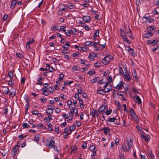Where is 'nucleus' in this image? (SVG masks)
Listing matches in <instances>:
<instances>
[{
	"mask_svg": "<svg viewBox=\"0 0 159 159\" xmlns=\"http://www.w3.org/2000/svg\"><path fill=\"white\" fill-rule=\"evenodd\" d=\"M113 59L112 56L111 55H108L102 59V62L104 65H107L109 63L111 60Z\"/></svg>",
	"mask_w": 159,
	"mask_h": 159,
	"instance_id": "obj_1",
	"label": "nucleus"
},
{
	"mask_svg": "<svg viewBox=\"0 0 159 159\" xmlns=\"http://www.w3.org/2000/svg\"><path fill=\"white\" fill-rule=\"evenodd\" d=\"M45 143L47 147L49 148H51L54 147L55 142L52 139H48L46 140Z\"/></svg>",
	"mask_w": 159,
	"mask_h": 159,
	"instance_id": "obj_2",
	"label": "nucleus"
},
{
	"mask_svg": "<svg viewBox=\"0 0 159 159\" xmlns=\"http://www.w3.org/2000/svg\"><path fill=\"white\" fill-rule=\"evenodd\" d=\"M109 85L108 82H106V84L103 87L104 89H99V91H103L104 93H108L110 91L112 90V88L111 87V85H110L109 86V88H107V87Z\"/></svg>",
	"mask_w": 159,
	"mask_h": 159,
	"instance_id": "obj_3",
	"label": "nucleus"
},
{
	"mask_svg": "<svg viewBox=\"0 0 159 159\" xmlns=\"http://www.w3.org/2000/svg\"><path fill=\"white\" fill-rule=\"evenodd\" d=\"M126 143L128 146V149L125 148V152L129 151L133 145L132 140L131 139H127Z\"/></svg>",
	"mask_w": 159,
	"mask_h": 159,
	"instance_id": "obj_4",
	"label": "nucleus"
},
{
	"mask_svg": "<svg viewBox=\"0 0 159 159\" xmlns=\"http://www.w3.org/2000/svg\"><path fill=\"white\" fill-rule=\"evenodd\" d=\"M130 114L131 118L133 119L134 120L137 121L138 118L132 108H131L130 109Z\"/></svg>",
	"mask_w": 159,
	"mask_h": 159,
	"instance_id": "obj_5",
	"label": "nucleus"
},
{
	"mask_svg": "<svg viewBox=\"0 0 159 159\" xmlns=\"http://www.w3.org/2000/svg\"><path fill=\"white\" fill-rule=\"evenodd\" d=\"M125 73H124L123 77L125 80L127 81H130L131 80V77L129 73H128L126 70H124Z\"/></svg>",
	"mask_w": 159,
	"mask_h": 159,
	"instance_id": "obj_6",
	"label": "nucleus"
},
{
	"mask_svg": "<svg viewBox=\"0 0 159 159\" xmlns=\"http://www.w3.org/2000/svg\"><path fill=\"white\" fill-rule=\"evenodd\" d=\"M82 19L85 23H89L91 20V18L89 16H84L82 17Z\"/></svg>",
	"mask_w": 159,
	"mask_h": 159,
	"instance_id": "obj_7",
	"label": "nucleus"
},
{
	"mask_svg": "<svg viewBox=\"0 0 159 159\" xmlns=\"http://www.w3.org/2000/svg\"><path fill=\"white\" fill-rule=\"evenodd\" d=\"M143 133H144L143 132V131H141L140 134H141V135L142 137L145 140L146 142H148L150 140V136H149V135H147L146 136H145L143 134Z\"/></svg>",
	"mask_w": 159,
	"mask_h": 159,
	"instance_id": "obj_8",
	"label": "nucleus"
},
{
	"mask_svg": "<svg viewBox=\"0 0 159 159\" xmlns=\"http://www.w3.org/2000/svg\"><path fill=\"white\" fill-rule=\"evenodd\" d=\"M143 19H145V21L146 22H148L149 23H151L154 20L153 18H151L150 16H144L143 17Z\"/></svg>",
	"mask_w": 159,
	"mask_h": 159,
	"instance_id": "obj_9",
	"label": "nucleus"
},
{
	"mask_svg": "<svg viewBox=\"0 0 159 159\" xmlns=\"http://www.w3.org/2000/svg\"><path fill=\"white\" fill-rule=\"evenodd\" d=\"M90 151L93 152L92 156H94L96 154V151L95 150V147L93 145H92L89 148Z\"/></svg>",
	"mask_w": 159,
	"mask_h": 159,
	"instance_id": "obj_10",
	"label": "nucleus"
},
{
	"mask_svg": "<svg viewBox=\"0 0 159 159\" xmlns=\"http://www.w3.org/2000/svg\"><path fill=\"white\" fill-rule=\"evenodd\" d=\"M157 40H149L147 41V43L148 45L153 46L156 44L157 43Z\"/></svg>",
	"mask_w": 159,
	"mask_h": 159,
	"instance_id": "obj_11",
	"label": "nucleus"
},
{
	"mask_svg": "<svg viewBox=\"0 0 159 159\" xmlns=\"http://www.w3.org/2000/svg\"><path fill=\"white\" fill-rule=\"evenodd\" d=\"M152 33L151 32H149V31H147L144 34L143 37L145 38L149 39L152 37Z\"/></svg>",
	"mask_w": 159,
	"mask_h": 159,
	"instance_id": "obj_12",
	"label": "nucleus"
},
{
	"mask_svg": "<svg viewBox=\"0 0 159 159\" xmlns=\"http://www.w3.org/2000/svg\"><path fill=\"white\" fill-rule=\"evenodd\" d=\"M123 85V83L122 81H120L119 84L115 87L116 89L118 90L122 89Z\"/></svg>",
	"mask_w": 159,
	"mask_h": 159,
	"instance_id": "obj_13",
	"label": "nucleus"
},
{
	"mask_svg": "<svg viewBox=\"0 0 159 159\" xmlns=\"http://www.w3.org/2000/svg\"><path fill=\"white\" fill-rule=\"evenodd\" d=\"M19 148H18V146H15L12 149V154L14 156L17 152Z\"/></svg>",
	"mask_w": 159,
	"mask_h": 159,
	"instance_id": "obj_14",
	"label": "nucleus"
},
{
	"mask_svg": "<svg viewBox=\"0 0 159 159\" xmlns=\"http://www.w3.org/2000/svg\"><path fill=\"white\" fill-rule=\"evenodd\" d=\"M75 129L76 127L75 126L73 125L71 126L70 128V132H68L66 135H65V136L70 134L71 133L72 131L73 130H75Z\"/></svg>",
	"mask_w": 159,
	"mask_h": 159,
	"instance_id": "obj_15",
	"label": "nucleus"
},
{
	"mask_svg": "<svg viewBox=\"0 0 159 159\" xmlns=\"http://www.w3.org/2000/svg\"><path fill=\"white\" fill-rule=\"evenodd\" d=\"M134 100L135 103H137V102L139 104L141 103V100L139 97L138 95L136 96L135 97V98H134Z\"/></svg>",
	"mask_w": 159,
	"mask_h": 159,
	"instance_id": "obj_16",
	"label": "nucleus"
},
{
	"mask_svg": "<svg viewBox=\"0 0 159 159\" xmlns=\"http://www.w3.org/2000/svg\"><path fill=\"white\" fill-rule=\"evenodd\" d=\"M97 56V54L92 52L90 53L89 54L88 56L89 58L92 61L94 60V58H95Z\"/></svg>",
	"mask_w": 159,
	"mask_h": 159,
	"instance_id": "obj_17",
	"label": "nucleus"
},
{
	"mask_svg": "<svg viewBox=\"0 0 159 159\" xmlns=\"http://www.w3.org/2000/svg\"><path fill=\"white\" fill-rule=\"evenodd\" d=\"M128 48H129L128 51L130 53V55L133 57H134L135 56V54L134 52V50L131 48H130L129 46H128Z\"/></svg>",
	"mask_w": 159,
	"mask_h": 159,
	"instance_id": "obj_18",
	"label": "nucleus"
},
{
	"mask_svg": "<svg viewBox=\"0 0 159 159\" xmlns=\"http://www.w3.org/2000/svg\"><path fill=\"white\" fill-rule=\"evenodd\" d=\"M78 148L75 145H74L71 147V153H74L76 152L77 151Z\"/></svg>",
	"mask_w": 159,
	"mask_h": 159,
	"instance_id": "obj_19",
	"label": "nucleus"
},
{
	"mask_svg": "<svg viewBox=\"0 0 159 159\" xmlns=\"http://www.w3.org/2000/svg\"><path fill=\"white\" fill-rule=\"evenodd\" d=\"M9 91H10V90L7 87H3V92L5 94L8 95Z\"/></svg>",
	"mask_w": 159,
	"mask_h": 159,
	"instance_id": "obj_20",
	"label": "nucleus"
},
{
	"mask_svg": "<svg viewBox=\"0 0 159 159\" xmlns=\"http://www.w3.org/2000/svg\"><path fill=\"white\" fill-rule=\"evenodd\" d=\"M102 130H104V133L105 134L107 135L108 133H110L109 129L108 127L104 128Z\"/></svg>",
	"mask_w": 159,
	"mask_h": 159,
	"instance_id": "obj_21",
	"label": "nucleus"
},
{
	"mask_svg": "<svg viewBox=\"0 0 159 159\" xmlns=\"http://www.w3.org/2000/svg\"><path fill=\"white\" fill-rule=\"evenodd\" d=\"M17 2V0H14L12 1L11 3V8L13 9L15 6L16 3Z\"/></svg>",
	"mask_w": 159,
	"mask_h": 159,
	"instance_id": "obj_22",
	"label": "nucleus"
},
{
	"mask_svg": "<svg viewBox=\"0 0 159 159\" xmlns=\"http://www.w3.org/2000/svg\"><path fill=\"white\" fill-rule=\"evenodd\" d=\"M70 44L68 42H67L65 44L62 46V47L65 50H67L70 46Z\"/></svg>",
	"mask_w": 159,
	"mask_h": 159,
	"instance_id": "obj_23",
	"label": "nucleus"
},
{
	"mask_svg": "<svg viewBox=\"0 0 159 159\" xmlns=\"http://www.w3.org/2000/svg\"><path fill=\"white\" fill-rule=\"evenodd\" d=\"M122 37L124 41L127 42L129 44L131 43L129 40L128 39L126 35H124L123 36H122Z\"/></svg>",
	"mask_w": 159,
	"mask_h": 159,
	"instance_id": "obj_24",
	"label": "nucleus"
},
{
	"mask_svg": "<svg viewBox=\"0 0 159 159\" xmlns=\"http://www.w3.org/2000/svg\"><path fill=\"white\" fill-rule=\"evenodd\" d=\"M40 137V135L39 134H35L34 135V140L36 141L37 143L39 142Z\"/></svg>",
	"mask_w": 159,
	"mask_h": 159,
	"instance_id": "obj_25",
	"label": "nucleus"
},
{
	"mask_svg": "<svg viewBox=\"0 0 159 159\" xmlns=\"http://www.w3.org/2000/svg\"><path fill=\"white\" fill-rule=\"evenodd\" d=\"M148 154L149 157L151 159H153L154 158V155L152 153V152L151 150H149L148 151Z\"/></svg>",
	"mask_w": 159,
	"mask_h": 159,
	"instance_id": "obj_26",
	"label": "nucleus"
},
{
	"mask_svg": "<svg viewBox=\"0 0 159 159\" xmlns=\"http://www.w3.org/2000/svg\"><path fill=\"white\" fill-rule=\"evenodd\" d=\"M52 118V116L50 115H48V117H45L44 121L46 123H47L50 121V119Z\"/></svg>",
	"mask_w": 159,
	"mask_h": 159,
	"instance_id": "obj_27",
	"label": "nucleus"
},
{
	"mask_svg": "<svg viewBox=\"0 0 159 159\" xmlns=\"http://www.w3.org/2000/svg\"><path fill=\"white\" fill-rule=\"evenodd\" d=\"M9 96H11L12 97H13L16 94V89H14L11 92L10 91H9Z\"/></svg>",
	"mask_w": 159,
	"mask_h": 159,
	"instance_id": "obj_28",
	"label": "nucleus"
},
{
	"mask_svg": "<svg viewBox=\"0 0 159 159\" xmlns=\"http://www.w3.org/2000/svg\"><path fill=\"white\" fill-rule=\"evenodd\" d=\"M105 109V106L104 105H102L99 107L98 111L99 112H101L104 111Z\"/></svg>",
	"mask_w": 159,
	"mask_h": 159,
	"instance_id": "obj_29",
	"label": "nucleus"
},
{
	"mask_svg": "<svg viewBox=\"0 0 159 159\" xmlns=\"http://www.w3.org/2000/svg\"><path fill=\"white\" fill-rule=\"evenodd\" d=\"M72 68V70H73L74 71H78L80 70V67L79 66H73Z\"/></svg>",
	"mask_w": 159,
	"mask_h": 159,
	"instance_id": "obj_30",
	"label": "nucleus"
},
{
	"mask_svg": "<svg viewBox=\"0 0 159 159\" xmlns=\"http://www.w3.org/2000/svg\"><path fill=\"white\" fill-rule=\"evenodd\" d=\"M100 41H100V43H99V45L102 47V48H104L105 46V45H106V43L104 42L103 43L101 44V43H102L101 42H102V41H105L103 39H101Z\"/></svg>",
	"mask_w": 159,
	"mask_h": 159,
	"instance_id": "obj_31",
	"label": "nucleus"
},
{
	"mask_svg": "<svg viewBox=\"0 0 159 159\" xmlns=\"http://www.w3.org/2000/svg\"><path fill=\"white\" fill-rule=\"evenodd\" d=\"M129 32H128V31L127 32L126 31H125V33H127L129 37L133 39V38H132V36H133L131 32V31H130V30L129 29Z\"/></svg>",
	"mask_w": 159,
	"mask_h": 159,
	"instance_id": "obj_32",
	"label": "nucleus"
},
{
	"mask_svg": "<svg viewBox=\"0 0 159 159\" xmlns=\"http://www.w3.org/2000/svg\"><path fill=\"white\" fill-rule=\"evenodd\" d=\"M116 120V119L115 117L109 118L108 119L107 121L111 122H115Z\"/></svg>",
	"mask_w": 159,
	"mask_h": 159,
	"instance_id": "obj_33",
	"label": "nucleus"
},
{
	"mask_svg": "<svg viewBox=\"0 0 159 159\" xmlns=\"http://www.w3.org/2000/svg\"><path fill=\"white\" fill-rule=\"evenodd\" d=\"M42 80V78L41 77H40L39 78L38 80H37L38 81V82H37L36 83V84L40 85H42L43 83H42L41 82H40Z\"/></svg>",
	"mask_w": 159,
	"mask_h": 159,
	"instance_id": "obj_34",
	"label": "nucleus"
},
{
	"mask_svg": "<svg viewBox=\"0 0 159 159\" xmlns=\"http://www.w3.org/2000/svg\"><path fill=\"white\" fill-rule=\"evenodd\" d=\"M8 75L10 79H12L13 77V75L11 71H9L8 72Z\"/></svg>",
	"mask_w": 159,
	"mask_h": 159,
	"instance_id": "obj_35",
	"label": "nucleus"
},
{
	"mask_svg": "<svg viewBox=\"0 0 159 159\" xmlns=\"http://www.w3.org/2000/svg\"><path fill=\"white\" fill-rule=\"evenodd\" d=\"M98 78V77H95L94 79L91 80V82L92 84H94L97 82V80Z\"/></svg>",
	"mask_w": 159,
	"mask_h": 159,
	"instance_id": "obj_36",
	"label": "nucleus"
},
{
	"mask_svg": "<svg viewBox=\"0 0 159 159\" xmlns=\"http://www.w3.org/2000/svg\"><path fill=\"white\" fill-rule=\"evenodd\" d=\"M67 7L70 9H72L75 7V6L72 3H68L67 5Z\"/></svg>",
	"mask_w": 159,
	"mask_h": 159,
	"instance_id": "obj_37",
	"label": "nucleus"
},
{
	"mask_svg": "<svg viewBox=\"0 0 159 159\" xmlns=\"http://www.w3.org/2000/svg\"><path fill=\"white\" fill-rule=\"evenodd\" d=\"M42 90L44 92L43 94L47 96L48 94V93H47L48 90L47 89H46L43 88H42Z\"/></svg>",
	"mask_w": 159,
	"mask_h": 159,
	"instance_id": "obj_38",
	"label": "nucleus"
},
{
	"mask_svg": "<svg viewBox=\"0 0 159 159\" xmlns=\"http://www.w3.org/2000/svg\"><path fill=\"white\" fill-rule=\"evenodd\" d=\"M14 83V80L12 79H10L8 82V84L10 86H12Z\"/></svg>",
	"mask_w": 159,
	"mask_h": 159,
	"instance_id": "obj_39",
	"label": "nucleus"
},
{
	"mask_svg": "<svg viewBox=\"0 0 159 159\" xmlns=\"http://www.w3.org/2000/svg\"><path fill=\"white\" fill-rule=\"evenodd\" d=\"M71 31L72 34L73 35H75L77 32V30L76 29L73 28L71 29Z\"/></svg>",
	"mask_w": 159,
	"mask_h": 159,
	"instance_id": "obj_40",
	"label": "nucleus"
},
{
	"mask_svg": "<svg viewBox=\"0 0 159 159\" xmlns=\"http://www.w3.org/2000/svg\"><path fill=\"white\" fill-rule=\"evenodd\" d=\"M8 108L7 106H6L5 107L4 109V113L5 114V115L7 116V113L8 112Z\"/></svg>",
	"mask_w": 159,
	"mask_h": 159,
	"instance_id": "obj_41",
	"label": "nucleus"
},
{
	"mask_svg": "<svg viewBox=\"0 0 159 159\" xmlns=\"http://www.w3.org/2000/svg\"><path fill=\"white\" fill-rule=\"evenodd\" d=\"M47 89L49 91V92L51 93H52L54 91V89L52 86H49L48 88H47Z\"/></svg>",
	"mask_w": 159,
	"mask_h": 159,
	"instance_id": "obj_42",
	"label": "nucleus"
},
{
	"mask_svg": "<svg viewBox=\"0 0 159 159\" xmlns=\"http://www.w3.org/2000/svg\"><path fill=\"white\" fill-rule=\"evenodd\" d=\"M91 42L90 41H87L85 42L84 45L86 46H91Z\"/></svg>",
	"mask_w": 159,
	"mask_h": 159,
	"instance_id": "obj_43",
	"label": "nucleus"
},
{
	"mask_svg": "<svg viewBox=\"0 0 159 159\" xmlns=\"http://www.w3.org/2000/svg\"><path fill=\"white\" fill-rule=\"evenodd\" d=\"M132 75L133 77L135 78H138L137 77V74L135 70H134L132 72Z\"/></svg>",
	"mask_w": 159,
	"mask_h": 159,
	"instance_id": "obj_44",
	"label": "nucleus"
},
{
	"mask_svg": "<svg viewBox=\"0 0 159 159\" xmlns=\"http://www.w3.org/2000/svg\"><path fill=\"white\" fill-rule=\"evenodd\" d=\"M82 148L84 149H85L87 147V143L86 142H84L82 145Z\"/></svg>",
	"mask_w": 159,
	"mask_h": 159,
	"instance_id": "obj_45",
	"label": "nucleus"
},
{
	"mask_svg": "<svg viewBox=\"0 0 159 159\" xmlns=\"http://www.w3.org/2000/svg\"><path fill=\"white\" fill-rule=\"evenodd\" d=\"M99 34V31L98 30H97L95 32L93 35V37H97L98 36Z\"/></svg>",
	"mask_w": 159,
	"mask_h": 159,
	"instance_id": "obj_46",
	"label": "nucleus"
},
{
	"mask_svg": "<svg viewBox=\"0 0 159 159\" xmlns=\"http://www.w3.org/2000/svg\"><path fill=\"white\" fill-rule=\"evenodd\" d=\"M100 41H100L99 42H91V44H92V45H91L95 46L98 44L99 43H100Z\"/></svg>",
	"mask_w": 159,
	"mask_h": 159,
	"instance_id": "obj_47",
	"label": "nucleus"
},
{
	"mask_svg": "<svg viewBox=\"0 0 159 159\" xmlns=\"http://www.w3.org/2000/svg\"><path fill=\"white\" fill-rule=\"evenodd\" d=\"M60 77L59 78V80L61 81L63 79L64 75L62 74H60L59 75Z\"/></svg>",
	"mask_w": 159,
	"mask_h": 159,
	"instance_id": "obj_48",
	"label": "nucleus"
},
{
	"mask_svg": "<svg viewBox=\"0 0 159 159\" xmlns=\"http://www.w3.org/2000/svg\"><path fill=\"white\" fill-rule=\"evenodd\" d=\"M101 64L99 62H96L94 64V66L95 67H98L101 66Z\"/></svg>",
	"mask_w": 159,
	"mask_h": 159,
	"instance_id": "obj_49",
	"label": "nucleus"
},
{
	"mask_svg": "<svg viewBox=\"0 0 159 159\" xmlns=\"http://www.w3.org/2000/svg\"><path fill=\"white\" fill-rule=\"evenodd\" d=\"M71 31L70 30H68L67 32L65 33V34L66 36H70L71 35Z\"/></svg>",
	"mask_w": 159,
	"mask_h": 159,
	"instance_id": "obj_50",
	"label": "nucleus"
},
{
	"mask_svg": "<svg viewBox=\"0 0 159 159\" xmlns=\"http://www.w3.org/2000/svg\"><path fill=\"white\" fill-rule=\"evenodd\" d=\"M16 55L20 58H22L24 57L23 54L20 53H17Z\"/></svg>",
	"mask_w": 159,
	"mask_h": 159,
	"instance_id": "obj_51",
	"label": "nucleus"
},
{
	"mask_svg": "<svg viewBox=\"0 0 159 159\" xmlns=\"http://www.w3.org/2000/svg\"><path fill=\"white\" fill-rule=\"evenodd\" d=\"M29 125L27 123H24L22 125V127L23 128H28Z\"/></svg>",
	"mask_w": 159,
	"mask_h": 159,
	"instance_id": "obj_52",
	"label": "nucleus"
},
{
	"mask_svg": "<svg viewBox=\"0 0 159 159\" xmlns=\"http://www.w3.org/2000/svg\"><path fill=\"white\" fill-rule=\"evenodd\" d=\"M94 73V71H92L91 70H90L89 71L87 74L89 75H92Z\"/></svg>",
	"mask_w": 159,
	"mask_h": 159,
	"instance_id": "obj_53",
	"label": "nucleus"
},
{
	"mask_svg": "<svg viewBox=\"0 0 159 159\" xmlns=\"http://www.w3.org/2000/svg\"><path fill=\"white\" fill-rule=\"evenodd\" d=\"M54 110L55 112L57 113H59L61 111V110L59 108H56L54 109Z\"/></svg>",
	"mask_w": 159,
	"mask_h": 159,
	"instance_id": "obj_54",
	"label": "nucleus"
},
{
	"mask_svg": "<svg viewBox=\"0 0 159 159\" xmlns=\"http://www.w3.org/2000/svg\"><path fill=\"white\" fill-rule=\"evenodd\" d=\"M111 112L112 110H109L106 111V114L107 115H109L111 114Z\"/></svg>",
	"mask_w": 159,
	"mask_h": 159,
	"instance_id": "obj_55",
	"label": "nucleus"
},
{
	"mask_svg": "<svg viewBox=\"0 0 159 159\" xmlns=\"http://www.w3.org/2000/svg\"><path fill=\"white\" fill-rule=\"evenodd\" d=\"M96 112V111L94 110H93L92 113V116L94 118H95V114Z\"/></svg>",
	"mask_w": 159,
	"mask_h": 159,
	"instance_id": "obj_56",
	"label": "nucleus"
},
{
	"mask_svg": "<svg viewBox=\"0 0 159 159\" xmlns=\"http://www.w3.org/2000/svg\"><path fill=\"white\" fill-rule=\"evenodd\" d=\"M78 93L81 94L82 93V90L81 88H80L77 90Z\"/></svg>",
	"mask_w": 159,
	"mask_h": 159,
	"instance_id": "obj_57",
	"label": "nucleus"
},
{
	"mask_svg": "<svg viewBox=\"0 0 159 159\" xmlns=\"http://www.w3.org/2000/svg\"><path fill=\"white\" fill-rule=\"evenodd\" d=\"M80 24H81L80 26L84 28L87 25L85 24L84 23H82L81 22H80Z\"/></svg>",
	"mask_w": 159,
	"mask_h": 159,
	"instance_id": "obj_58",
	"label": "nucleus"
},
{
	"mask_svg": "<svg viewBox=\"0 0 159 159\" xmlns=\"http://www.w3.org/2000/svg\"><path fill=\"white\" fill-rule=\"evenodd\" d=\"M78 100H79V104L80 105H81L83 104V100L81 98H80L79 97H78Z\"/></svg>",
	"mask_w": 159,
	"mask_h": 159,
	"instance_id": "obj_59",
	"label": "nucleus"
},
{
	"mask_svg": "<svg viewBox=\"0 0 159 159\" xmlns=\"http://www.w3.org/2000/svg\"><path fill=\"white\" fill-rule=\"evenodd\" d=\"M8 17V15H5L3 17V21H6L7 20V18Z\"/></svg>",
	"mask_w": 159,
	"mask_h": 159,
	"instance_id": "obj_60",
	"label": "nucleus"
},
{
	"mask_svg": "<svg viewBox=\"0 0 159 159\" xmlns=\"http://www.w3.org/2000/svg\"><path fill=\"white\" fill-rule=\"evenodd\" d=\"M66 124L67 123L66 121H65L60 126L61 127H63L65 126L66 125Z\"/></svg>",
	"mask_w": 159,
	"mask_h": 159,
	"instance_id": "obj_61",
	"label": "nucleus"
},
{
	"mask_svg": "<svg viewBox=\"0 0 159 159\" xmlns=\"http://www.w3.org/2000/svg\"><path fill=\"white\" fill-rule=\"evenodd\" d=\"M112 78L111 75L109 76L108 81L109 83H111L112 82Z\"/></svg>",
	"mask_w": 159,
	"mask_h": 159,
	"instance_id": "obj_62",
	"label": "nucleus"
},
{
	"mask_svg": "<svg viewBox=\"0 0 159 159\" xmlns=\"http://www.w3.org/2000/svg\"><path fill=\"white\" fill-rule=\"evenodd\" d=\"M25 78L24 77H23L21 79V83L22 84H24L25 83Z\"/></svg>",
	"mask_w": 159,
	"mask_h": 159,
	"instance_id": "obj_63",
	"label": "nucleus"
},
{
	"mask_svg": "<svg viewBox=\"0 0 159 159\" xmlns=\"http://www.w3.org/2000/svg\"><path fill=\"white\" fill-rule=\"evenodd\" d=\"M152 13L154 15L159 14V12H158L156 10H154L152 12Z\"/></svg>",
	"mask_w": 159,
	"mask_h": 159,
	"instance_id": "obj_64",
	"label": "nucleus"
}]
</instances>
